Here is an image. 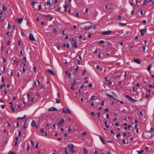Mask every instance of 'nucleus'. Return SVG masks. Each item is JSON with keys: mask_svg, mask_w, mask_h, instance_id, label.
<instances>
[{"mask_svg": "<svg viewBox=\"0 0 154 154\" xmlns=\"http://www.w3.org/2000/svg\"><path fill=\"white\" fill-rule=\"evenodd\" d=\"M125 97L126 98L128 99L130 101H131L133 102H135L137 101V100H135L133 99L132 98L129 96L128 95H126L125 96Z\"/></svg>", "mask_w": 154, "mask_h": 154, "instance_id": "1", "label": "nucleus"}, {"mask_svg": "<svg viewBox=\"0 0 154 154\" xmlns=\"http://www.w3.org/2000/svg\"><path fill=\"white\" fill-rule=\"evenodd\" d=\"M112 32L110 30H108L105 32H101V34L103 35H108L110 34Z\"/></svg>", "mask_w": 154, "mask_h": 154, "instance_id": "2", "label": "nucleus"}, {"mask_svg": "<svg viewBox=\"0 0 154 154\" xmlns=\"http://www.w3.org/2000/svg\"><path fill=\"white\" fill-rule=\"evenodd\" d=\"M31 125L33 127H35L36 129H37L38 126L35 120H32Z\"/></svg>", "mask_w": 154, "mask_h": 154, "instance_id": "3", "label": "nucleus"}, {"mask_svg": "<svg viewBox=\"0 0 154 154\" xmlns=\"http://www.w3.org/2000/svg\"><path fill=\"white\" fill-rule=\"evenodd\" d=\"M147 31V28H145L143 29H142L140 30V32H141V35L142 36H143L145 33Z\"/></svg>", "mask_w": 154, "mask_h": 154, "instance_id": "4", "label": "nucleus"}, {"mask_svg": "<svg viewBox=\"0 0 154 154\" xmlns=\"http://www.w3.org/2000/svg\"><path fill=\"white\" fill-rule=\"evenodd\" d=\"M29 38L30 40L31 41H35V38L33 36V34L31 33L29 34Z\"/></svg>", "mask_w": 154, "mask_h": 154, "instance_id": "5", "label": "nucleus"}, {"mask_svg": "<svg viewBox=\"0 0 154 154\" xmlns=\"http://www.w3.org/2000/svg\"><path fill=\"white\" fill-rule=\"evenodd\" d=\"M23 19L22 18H17L15 20L17 23L20 24L23 21Z\"/></svg>", "mask_w": 154, "mask_h": 154, "instance_id": "6", "label": "nucleus"}, {"mask_svg": "<svg viewBox=\"0 0 154 154\" xmlns=\"http://www.w3.org/2000/svg\"><path fill=\"white\" fill-rule=\"evenodd\" d=\"M65 121L64 119H61V121H60L58 123V125L60 126H62V124H63L64 123Z\"/></svg>", "mask_w": 154, "mask_h": 154, "instance_id": "7", "label": "nucleus"}, {"mask_svg": "<svg viewBox=\"0 0 154 154\" xmlns=\"http://www.w3.org/2000/svg\"><path fill=\"white\" fill-rule=\"evenodd\" d=\"M92 27V25H90L88 26H85L84 27V29L85 30H89Z\"/></svg>", "mask_w": 154, "mask_h": 154, "instance_id": "8", "label": "nucleus"}, {"mask_svg": "<svg viewBox=\"0 0 154 154\" xmlns=\"http://www.w3.org/2000/svg\"><path fill=\"white\" fill-rule=\"evenodd\" d=\"M47 71L52 75H55V74L54 73L53 71L50 69H47Z\"/></svg>", "mask_w": 154, "mask_h": 154, "instance_id": "9", "label": "nucleus"}, {"mask_svg": "<svg viewBox=\"0 0 154 154\" xmlns=\"http://www.w3.org/2000/svg\"><path fill=\"white\" fill-rule=\"evenodd\" d=\"M133 61L136 63L139 64H140L141 63L140 60L138 59H134L133 60Z\"/></svg>", "mask_w": 154, "mask_h": 154, "instance_id": "10", "label": "nucleus"}, {"mask_svg": "<svg viewBox=\"0 0 154 154\" xmlns=\"http://www.w3.org/2000/svg\"><path fill=\"white\" fill-rule=\"evenodd\" d=\"M48 111H57V109L54 107H51L50 108L48 109Z\"/></svg>", "mask_w": 154, "mask_h": 154, "instance_id": "11", "label": "nucleus"}, {"mask_svg": "<svg viewBox=\"0 0 154 154\" xmlns=\"http://www.w3.org/2000/svg\"><path fill=\"white\" fill-rule=\"evenodd\" d=\"M72 45L75 48H77L78 47L77 46V42H74L73 43H72Z\"/></svg>", "mask_w": 154, "mask_h": 154, "instance_id": "12", "label": "nucleus"}, {"mask_svg": "<svg viewBox=\"0 0 154 154\" xmlns=\"http://www.w3.org/2000/svg\"><path fill=\"white\" fill-rule=\"evenodd\" d=\"M99 138L100 139V141H101V142L103 143V144H105V142H104V140L102 137V136H99Z\"/></svg>", "mask_w": 154, "mask_h": 154, "instance_id": "13", "label": "nucleus"}, {"mask_svg": "<svg viewBox=\"0 0 154 154\" xmlns=\"http://www.w3.org/2000/svg\"><path fill=\"white\" fill-rule=\"evenodd\" d=\"M106 95L109 98H113V99H115L113 97V96L109 94V93H106Z\"/></svg>", "mask_w": 154, "mask_h": 154, "instance_id": "14", "label": "nucleus"}, {"mask_svg": "<svg viewBox=\"0 0 154 154\" xmlns=\"http://www.w3.org/2000/svg\"><path fill=\"white\" fill-rule=\"evenodd\" d=\"M151 67H152V65L151 64H150L148 66V68H147V70H148V71L149 72H150Z\"/></svg>", "mask_w": 154, "mask_h": 154, "instance_id": "15", "label": "nucleus"}, {"mask_svg": "<svg viewBox=\"0 0 154 154\" xmlns=\"http://www.w3.org/2000/svg\"><path fill=\"white\" fill-rule=\"evenodd\" d=\"M64 8H65V12H66L67 11V5L66 3L65 5L63 6Z\"/></svg>", "mask_w": 154, "mask_h": 154, "instance_id": "16", "label": "nucleus"}, {"mask_svg": "<svg viewBox=\"0 0 154 154\" xmlns=\"http://www.w3.org/2000/svg\"><path fill=\"white\" fill-rule=\"evenodd\" d=\"M26 116V115H25L23 117H18L17 118V119H21L23 120L24 119L25 117Z\"/></svg>", "mask_w": 154, "mask_h": 154, "instance_id": "17", "label": "nucleus"}, {"mask_svg": "<svg viewBox=\"0 0 154 154\" xmlns=\"http://www.w3.org/2000/svg\"><path fill=\"white\" fill-rule=\"evenodd\" d=\"M126 24H127L126 23H121L119 24V25H120L122 26H126Z\"/></svg>", "mask_w": 154, "mask_h": 154, "instance_id": "18", "label": "nucleus"}, {"mask_svg": "<svg viewBox=\"0 0 154 154\" xmlns=\"http://www.w3.org/2000/svg\"><path fill=\"white\" fill-rule=\"evenodd\" d=\"M67 146L69 147L70 149L72 147H74L73 145L72 144H70L68 145Z\"/></svg>", "mask_w": 154, "mask_h": 154, "instance_id": "19", "label": "nucleus"}, {"mask_svg": "<svg viewBox=\"0 0 154 154\" xmlns=\"http://www.w3.org/2000/svg\"><path fill=\"white\" fill-rule=\"evenodd\" d=\"M74 147H72V148H70V151L71 152L74 153L75 152V151L73 149Z\"/></svg>", "mask_w": 154, "mask_h": 154, "instance_id": "20", "label": "nucleus"}, {"mask_svg": "<svg viewBox=\"0 0 154 154\" xmlns=\"http://www.w3.org/2000/svg\"><path fill=\"white\" fill-rule=\"evenodd\" d=\"M46 5H51V0H48L46 3Z\"/></svg>", "mask_w": 154, "mask_h": 154, "instance_id": "21", "label": "nucleus"}, {"mask_svg": "<svg viewBox=\"0 0 154 154\" xmlns=\"http://www.w3.org/2000/svg\"><path fill=\"white\" fill-rule=\"evenodd\" d=\"M84 154H87L88 153V150L86 148L84 149Z\"/></svg>", "mask_w": 154, "mask_h": 154, "instance_id": "22", "label": "nucleus"}, {"mask_svg": "<svg viewBox=\"0 0 154 154\" xmlns=\"http://www.w3.org/2000/svg\"><path fill=\"white\" fill-rule=\"evenodd\" d=\"M137 152L139 154H141V153H142L143 152L144 150H142L140 151H137Z\"/></svg>", "mask_w": 154, "mask_h": 154, "instance_id": "23", "label": "nucleus"}, {"mask_svg": "<svg viewBox=\"0 0 154 154\" xmlns=\"http://www.w3.org/2000/svg\"><path fill=\"white\" fill-rule=\"evenodd\" d=\"M7 8L6 6L4 5H3L2 7V9L4 11H5L6 10Z\"/></svg>", "mask_w": 154, "mask_h": 154, "instance_id": "24", "label": "nucleus"}, {"mask_svg": "<svg viewBox=\"0 0 154 154\" xmlns=\"http://www.w3.org/2000/svg\"><path fill=\"white\" fill-rule=\"evenodd\" d=\"M94 97H95V96H94V95L92 96L90 98L91 100L93 101V100H94Z\"/></svg>", "mask_w": 154, "mask_h": 154, "instance_id": "25", "label": "nucleus"}, {"mask_svg": "<svg viewBox=\"0 0 154 154\" xmlns=\"http://www.w3.org/2000/svg\"><path fill=\"white\" fill-rule=\"evenodd\" d=\"M111 93H112V94L113 95L114 97H117V95H116V94L114 92H113V91H112Z\"/></svg>", "mask_w": 154, "mask_h": 154, "instance_id": "26", "label": "nucleus"}, {"mask_svg": "<svg viewBox=\"0 0 154 154\" xmlns=\"http://www.w3.org/2000/svg\"><path fill=\"white\" fill-rule=\"evenodd\" d=\"M121 134L120 133H118L116 135V137L117 138H119V137L121 136Z\"/></svg>", "mask_w": 154, "mask_h": 154, "instance_id": "27", "label": "nucleus"}, {"mask_svg": "<svg viewBox=\"0 0 154 154\" xmlns=\"http://www.w3.org/2000/svg\"><path fill=\"white\" fill-rule=\"evenodd\" d=\"M149 131L150 132H153L154 131V129L153 128H151L150 130L148 131Z\"/></svg>", "mask_w": 154, "mask_h": 154, "instance_id": "28", "label": "nucleus"}, {"mask_svg": "<svg viewBox=\"0 0 154 154\" xmlns=\"http://www.w3.org/2000/svg\"><path fill=\"white\" fill-rule=\"evenodd\" d=\"M14 64L15 65H18V63L17 61H16V60H14Z\"/></svg>", "mask_w": 154, "mask_h": 154, "instance_id": "29", "label": "nucleus"}, {"mask_svg": "<svg viewBox=\"0 0 154 154\" xmlns=\"http://www.w3.org/2000/svg\"><path fill=\"white\" fill-rule=\"evenodd\" d=\"M67 112H68V113L69 114H71V112L69 108L67 109Z\"/></svg>", "mask_w": 154, "mask_h": 154, "instance_id": "30", "label": "nucleus"}, {"mask_svg": "<svg viewBox=\"0 0 154 154\" xmlns=\"http://www.w3.org/2000/svg\"><path fill=\"white\" fill-rule=\"evenodd\" d=\"M105 42L103 40H101V41H100L99 42V43L100 44H102V43H103Z\"/></svg>", "mask_w": 154, "mask_h": 154, "instance_id": "31", "label": "nucleus"}, {"mask_svg": "<svg viewBox=\"0 0 154 154\" xmlns=\"http://www.w3.org/2000/svg\"><path fill=\"white\" fill-rule=\"evenodd\" d=\"M145 150L147 152L150 151V150L149 149V148L148 147H146L145 148Z\"/></svg>", "mask_w": 154, "mask_h": 154, "instance_id": "32", "label": "nucleus"}, {"mask_svg": "<svg viewBox=\"0 0 154 154\" xmlns=\"http://www.w3.org/2000/svg\"><path fill=\"white\" fill-rule=\"evenodd\" d=\"M148 86L149 87H153L154 88V85H152L151 84H149L148 85Z\"/></svg>", "mask_w": 154, "mask_h": 154, "instance_id": "33", "label": "nucleus"}, {"mask_svg": "<svg viewBox=\"0 0 154 154\" xmlns=\"http://www.w3.org/2000/svg\"><path fill=\"white\" fill-rule=\"evenodd\" d=\"M122 143L123 144H125L126 143H125V139H123L122 140Z\"/></svg>", "mask_w": 154, "mask_h": 154, "instance_id": "34", "label": "nucleus"}, {"mask_svg": "<svg viewBox=\"0 0 154 154\" xmlns=\"http://www.w3.org/2000/svg\"><path fill=\"white\" fill-rule=\"evenodd\" d=\"M33 70L34 71V72H36V67L35 66H34L33 67Z\"/></svg>", "mask_w": 154, "mask_h": 154, "instance_id": "35", "label": "nucleus"}, {"mask_svg": "<svg viewBox=\"0 0 154 154\" xmlns=\"http://www.w3.org/2000/svg\"><path fill=\"white\" fill-rule=\"evenodd\" d=\"M44 16L45 17H51V16L50 14H48L47 15H44Z\"/></svg>", "mask_w": 154, "mask_h": 154, "instance_id": "36", "label": "nucleus"}, {"mask_svg": "<svg viewBox=\"0 0 154 154\" xmlns=\"http://www.w3.org/2000/svg\"><path fill=\"white\" fill-rule=\"evenodd\" d=\"M79 66H76V71H75V73L77 72V71L79 70Z\"/></svg>", "mask_w": 154, "mask_h": 154, "instance_id": "37", "label": "nucleus"}, {"mask_svg": "<svg viewBox=\"0 0 154 154\" xmlns=\"http://www.w3.org/2000/svg\"><path fill=\"white\" fill-rule=\"evenodd\" d=\"M2 59H3V63H5L6 61V59L4 57H2Z\"/></svg>", "mask_w": 154, "mask_h": 154, "instance_id": "38", "label": "nucleus"}, {"mask_svg": "<svg viewBox=\"0 0 154 154\" xmlns=\"http://www.w3.org/2000/svg\"><path fill=\"white\" fill-rule=\"evenodd\" d=\"M64 152L65 153V154H68L67 152V150L66 149H65L64 151Z\"/></svg>", "mask_w": 154, "mask_h": 154, "instance_id": "39", "label": "nucleus"}, {"mask_svg": "<svg viewBox=\"0 0 154 154\" xmlns=\"http://www.w3.org/2000/svg\"><path fill=\"white\" fill-rule=\"evenodd\" d=\"M42 8V6L41 5H40L38 6V10H40Z\"/></svg>", "mask_w": 154, "mask_h": 154, "instance_id": "40", "label": "nucleus"}, {"mask_svg": "<svg viewBox=\"0 0 154 154\" xmlns=\"http://www.w3.org/2000/svg\"><path fill=\"white\" fill-rule=\"evenodd\" d=\"M66 47H67L68 48H69L70 46H69V44H68V43H67V44H66Z\"/></svg>", "mask_w": 154, "mask_h": 154, "instance_id": "41", "label": "nucleus"}, {"mask_svg": "<svg viewBox=\"0 0 154 154\" xmlns=\"http://www.w3.org/2000/svg\"><path fill=\"white\" fill-rule=\"evenodd\" d=\"M4 81V77L3 76H2V82H3Z\"/></svg>", "mask_w": 154, "mask_h": 154, "instance_id": "42", "label": "nucleus"}, {"mask_svg": "<svg viewBox=\"0 0 154 154\" xmlns=\"http://www.w3.org/2000/svg\"><path fill=\"white\" fill-rule=\"evenodd\" d=\"M18 135L19 137H20L21 135V133L20 131H19Z\"/></svg>", "mask_w": 154, "mask_h": 154, "instance_id": "43", "label": "nucleus"}, {"mask_svg": "<svg viewBox=\"0 0 154 154\" xmlns=\"http://www.w3.org/2000/svg\"><path fill=\"white\" fill-rule=\"evenodd\" d=\"M66 109H65L64 108H63V112L65 114H66V111L65 110Z\"/></svg>", "mask_w": 154, "mask_h": 154, "instance_id": "44", "label": "nucleus"}, {"mask_svg": "<svg viewBox=\"0 0 154 154\" xmlns=\"http://www.w3.org/2000/svg\"><path fill=\"white\" fill-rule=\"evenodd\" d=\"M86 70L85 69L83 71V72L82 73V74L83 75H84L85 74V73L86 72Z\"/></svg>", "mask_w": 154, "mask_h": 154, "instance_id": "45", "label": "nucleus"}, {"mask_svg": "<svg viewBox=\"0 0 154 154\" xmlns=\"http://www.w3.org/2000/svg\"><path fill=\"white\" fill-rule=\"evenodd\" d=\"M68 130L69 131H72V130L71 129L70 127H69V128H68Z\"/></svg>", "mask_w": 154, "mask_h": 154, "instance_id": "46", "label": "nucleus"}, {"mask_svg": "<svg viewBox=\"0 0 154 154\" xmlns=\"http://www.w3.org/2000/svg\"><path fill=\"white\" fill-rule=\"evenodd\" d=\"M44 131V130L43 129H41V133H43Z\"/></svg>", "mask_w": 154, "mask_h": 154, "instance_id": "47", "label": "nucleus"}, {"mask_svg": "<svg viewBox=\"0 0 154 154\" xmlns=\"http://www.w3.org/2000/svg\"><path fill=\"white\" fill-rule=\"evenodd\" d=\"M23 60L25 62H26V57H24L23 59Z\"/></svg>", "mask_w": 154, "mask_h": 154, "instance_id": "48", "label": "nucleus"}, {"mask_svg": "<svg viewBox=\"0 0 154 154\" xmlns=\"http://www.w3.org/2000/svg\"><path fill=\"white\" fill-rule=\"evenodd\" d=\"M7 123H8V127H10L11 126L10 124L8 122H7Z\"/></svg>", "mask_w": 154, "mask_h": 154, "instance_id": "49", "label": "nucleus"}, {"mask_svg": "<svg viewBox=\"0 0 154 154\" xmlns=\"http://www.w3.org/2000/svg\"><path fill=\"white\" fill-rule=\"evenodd\" d=\"M53 31L54 32H57V30L56 29H53Z\"/></svg>", "mask_w": 154, "mask_h": 154, "instance_id": "50", "label": "nucleus"}, {"mask_svg": "<svg viewBox=\"0 0 154 154\" xmlns=\"http://www.w3.org/2000/svg\"><path fill=\"white\" fill-rule=\"evenodd\" d=\"M127 134V133H126V132H125V133H124L123 134V136H124V137H125V136H126Z\"/></svg>", "mask_w": 154, "mask_h": 154, "instance_id": "51", "label": "nucleus"}, {"mask_svg": "<svg viewBox=\"0 0 154 154\" xmlns=\"http://www.w3.org/2000/svg\"><path fill=\"white\" fill-rule=\"evenodd\" d=\"M82 135H86L87 134V133L86 132H84L82 133Z\"/></svg>", "mask_w": 154, "mask_h": 154, "instance_id": "52", "label": "nucleus"}, {"mask_svg": "<svg viewBox=\"0 0 154 154\" xmlns=\"http://www.w3.org/2000/svg\"><path fill=\"white\" fill-rule=\"evenodd\" d=\"M60 101L59 100H58V99L57 100H56V103H60Z\"/></svg>", "mask_w": 154, "mask_h": 154, "instance_id": "53", "label": "nucleus"}, {"mask_svg": "<svg viewBox=\"0 0 154 154\" xmlns=\"http://www.w3.org/2000/svg\"><path fill=\"white\" fill-rule=\"evenodd\" d=\"M88 11V9L87 8H86L85 11V13H87Z\"/></svg>", "mask_w": 154, "mask_h": 154, "instance_id": "54", "label": "nucleus"}, {"mask_svg": "<svg viewBox=\"0 0 154 154\" xmlns=\"http://www.w3.org/2000/svg\"><path fill=\"white\" fill-rule=\"evenodd\" d=\"M73 85H72L71 87V89L72 90H74V87L73 86Z\"/></svg>", "mask_w": 154, "mask_h": 154, "instance_id": "55", "label": "nucleus"}, {"mask_svg": "<svg viewBox=\"0 0 154 154\" xmlns=\"http://www.w3.org/2000/svg\"><path fill=\"white\" fill-rule=\"evenodd\" d=\"M26 70L24 67H23V72L24 73L25 72Z\"/></svg>", "mask_w": 154, "mask_h": 154, "instance_id": "56", "label": "nucleus"}, {"mask_svg": "<svg viewBox=\"0 0 154 154\" xmlns=\"http://www.w3.org/2000/svg\"><path fill=\"white\" fill-rule=\"evenodd\" d=\"M8 154H16L14 152H10Z\"/></svg>", "mask_w": 154, "mask_h": 154, "instance_id": "57", "label": "nucleus"}, {"mask_svg": "<svg viewBox=\"0 0 154 154\" xmlns=\"http://www.w3.org/2000/svg\"><path fill=\"white\" fill-rule=\"evenodd\" d=\"M17 98L15 97H13V100H17Z\"/></svg>", "mask_w": 154, "mask_h": 154, "instance_id": "58", "label": "nucleus"}, {"mask_svg": "<svg viewBox=\"0 0 154 154\" xmlns=\"http://www.w3.org/2000/svg\"><path fill=\"white\" fill-rule=\"evenodd\" d=\"M149 2H152V4L154 3V0H150Z\"/></svg>", "mask_w": 154, "mask_h": 154, "instance_id": "59", "label": "nucleus"}, {"mask_svg": "<svg viewBox=\"0 0 154 154\" xmlns=\"http://www.w3.org/2000/svg\"><path fill=\"white\" fill-rule=\"evenodd\" d=\"M5 105H2V107H2V109H4V108H5Z\"/></svg>", "mask_w": 154, "mask_h": 154, "instance_id": "60", "label": "nucleus"}, {"mask_svg": "<svg viewBox=\"0 0 154 154\" xmlns=\"http://www.w3.org/2000/svg\"><path fill=\"white\" fill-rule=\"evenodd\" d=\"M35 3L36 2H32V5H33V6H34L35 4Z\"/></svg>", "mask_w": 154, "mask_h": 154, "instance_id": "61", "label": "nucleus"}, {"mask_svg": "<svg viewBox=\"0 0 154 154\" xmlns=\"http://www.w3.org/2000/svg\"><path fill=\"white\" fill-rule=\"evenodd\" d=\"M143 23H144V24H145L146 23V20H143Z\"/></svg>", "mask_w": 154, "mask_h": 154, "instance_id": "62", "label": "nucleus"}, {"mask_svg": "<svg viewBox=\"0 0 154 154\" xmlns=\"http://www.w3.org/2000/svg\"><path fill=\"white\" fill-rule=\"evenodd\" d=\"M21 64L23 65L24 66H26V64L24 63L23 62L21 63Z\"/></svg>", "mask_w": 154, "mask_h": 154, "instance_id": "63", "label": "nucleus"}, {"mask_svg": "<svg viewBox=\"0 0 154 154\" xmlns=\"http://www.w3.org/2000/svg\"><path fill=\"white\" fill-rule=\"evenodd\" d=\"M110 152L108 150L106 154H110Z\"/></svg>", "mask_w": 154, "mask_h": 154, "instance_id": "64", "label": "nucleus"}]
</instances>
